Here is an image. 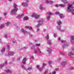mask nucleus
I'll list each match as a JSON object with an SVG mask.
<instances>
[{
  "label": "nucleus",
  "instance_id": "obj_1",
  "mask_svg": "<svg viewBox=\"0 0 74 74\" xmlns=\"http://www.w3.org/2000/svg\"><path fill=\"white\" fill-rule=\"evenodd\" d=\"M13 6H14V8L15 9H14L12 10L11 13L12 14L15 13V12H16L18 10V9L17 8H16V5L14 4V5H13Z\"/></svg>",
  "mask_w": 74,
  "mask_h": 74
},
{
  "label": "nucleus",
  "instance_id": "obj_2",
  "mask_svg": "<svg viewBox=\"0 0 74 74\" xmlns=\"http://www.w3.org/2000/svg\"><path fill=\"white\" fill-rule=\"evenodd\" d=\"M40 16L39 15H37L36 14H34L32 15V17H34L35 19H38L40 17Z\"/></svg>",
  "mask_w": 74,
  "mask_h": 74
},
{
  "label": "nucleus",
  "instance_id": "obj_3",
  "mask_svg": "<svg viewBox=\"0 0 74 74\" xmlns=\"http://www.w3.org/2000/svg\"><path fill=\"white\" fill-rule=\"evenodd\" d=\"M72 5H69V6L68 7L67 9V11H72V10H71L70 8H72Z\"/></svg>",
  "mask_w": 74,
  "mask_h": 74
},
{
  "label": "nucleus",
  "instance_id": "obj_4",
  "mask_svg": "<svg viewBox=\"0 0 74 74\" xmlns=\"http://www.w3.org/2000/svg\"><path fill=\"white\" fill-rule=\"evenodd\" d=\"M22 31L24 34H27L29 33V32H27L24 29H22Z\"/></svg>",
  "mask_w": 74,
  "mask_h": 74
},
{
  "label": "nucleus",
  "instance_id": "obj_5",
  "mask_svg": "<svg viewBox=\"0 0 74 74\" xmlns=\"http://www.w3.org/2000/svg\"><path fill=\"white\" fill-rule=\"evenodd\" d=\"M56 7H58V6H61V7H63L64 6V5H58L57 4L56 5Z\"/></svg>",
  "mask_w": 74,
  "mask_h": 74
},
{
  "label": "nucleus",
  "instance_id": "obj_6",
  "mask_svg": "<svg viewBox=\"0 0 74 74\" xmlns=\"http://www.w3.org/2000/svg\"><path fill=\"white\" fill-rule=\"evenodd\" d=\"M26 58H25L23 59V61H22V63H23V64H25V62H26Z\"/></svg>",
  "mask_w": 74,
  "mask_h": 74
},
{
  "label": "nucleus",
  "instance_id": "obj_7",
  "mask_svg": "<svg viewBox=\"0 0 74 74\" xmlns=\"http://www.w3.org/2000/svg\"><path fill=\"white\" fill-rule=\"evenodd\" d=\"M46 3H49L50 4H52V3H53V2L52 1H46Z\"/></svg>",
  "mask_w": 74,
  "mask_h": 74
},
{
  "label": "nucleus",
  "instance_id": "obj_8",
  "mask_svg": "<svg viewBox=\"0 0 74 74\" xmlns=\"http://www.w3.org/2000/svg\"><path fill=\"white\" fill-rule=\"evenodd\" d=\"M22 4H23V5H24V6H26L28 5L27 3H22Z\"/></svg>",
  "mask_w": 74,
  "mask_h": 74
},
{
  "label": "nucleus",
  "instance_id": "obj_9",
  "mask_svg": "<svg viewBox=\"0 0 74 74\" xmlns=\"http://www.w3.org/2000/svg\"><path fill=\"white\" fill-rule=\"evenodd\" d=\"M47 52L51 53V50L50 49H48L47 50Z\"/></svg>",
  "mask_w": 74,
  "mask_h": 74
},
{
  "label": "nucleus",
  "instance_id": "obj_10",
  "mask_svg": "<svg viewBox=\"0 0 74 74\" xmlns=\"http://www.w3.org/2000/svg\"><path fill=\"white\" fill-rule=\"evenodd\" d=\"M73 52L71 51L69 54V55L70 56L73 55Z\"/></svg>",
  "mask_w": 74,
  "mask_h": 74
},
{
  "label": "nucleus",
  "instance_id": "obj_11",
  "mask_svg": "<svg viewBox=\"0 0 74 74\" xmlns=\"http://www.w3.org/2000/svg\"><path fill=\"white\" fill-rule=\"evenodd\" d=\"M5 72L7 73H11L12 72L11 71H10V70H6Z\"/></svg>",
  "mask_w": 74,
  "mask_h": 74
},
{
  "label": "nucleus",
  "instance_id": "obj_12",
  "mask_svg": "<svg viewBox=\"0 0 74 74\" xmlns=\"http://www.w3.org/2000/svg\"><path fill=\"white\" fill-rule=\"evenodd\" d=\"M29 19V18L27 17H25L24 18V20H27Z\"/></svg>",
  "mask_w": 74,
  "mask_h": 74
},
{
  "label": "nucleus",
  "instance_id": "obj_13",
  "mask_svg": "<svg viewBox=\"0 0 74 74\" xmlns=\"http://www.w3.org/2000/svg\"><path fill=\"white\" fill-rule=\"evenodd\" d=\"M59 16H60V17L61 18H63L64 17L63 16V14H60Z\"/></svg>",
  "mask_w": 74,
  "mask_h": 74
},
{
  "label": "nucleus",
  "instance_id": "obj_14",
  "mask_svg": "<svg viewBox=\"0 0 74 74\" xmlns=\"http://www.w3.org/2000/svg\"><path fill=\"white\" fill-rule=\"evenodd\" d=\"M57 24H58V25H60L62 24V23L60 21H58L57 22Z\"/></svg>",
  "mask_w": 74,
  "mask_h": 74
},
{
  "label": "nucleus",
  "instance_id": "obj_15",
  "mask_svg": "<svg viewBox=\"0 0 74 74\" xmlns=\"http://www.w3.org/2000/svg\"><path fill=\"white\" fill-rule=\"evenodd\" d=\"M5 51V48H3V49L1 50V52H3L4 51Z\"/></svg>",
  "mask_w": 74,
  "mask_h": 74
},
{
  "label": "nucleus",
  "instance_id": "obj_16",
  "mask_svg": "<svg viewBox=\"0 0 74 74\" xmlns=\"http://www.w3.org/2000/svg\"><path fill=\"white\" fill-rule=\"evenodd\" d=\"M11 24V23L9 22H8L7 23H5V25H10Z\"/></svg>",
  "mask_w": 74,
  "mask_h": 74
},
{
  "label": "nucleus",
  "instance_id": "obj_17",
  "mask_svg": "<svg viewBox=\"0 0 74 74\" xmlns=\"http://www.w3.org/2000/svg\"><path fill=\"white\" fill-rule=\"evenodd\" d=\"M71 40H74V37L73 36H72L71 37Z\"/></svg>",
  "mask_w": 74,
  "mask_h": 74
},
{
  "label": "nucleus",
  "instance_id": "obj_18",
  "mask_svg": "<svg viewBox=\"0 0 74 74\" xmlns=\"http://www.w3.org/2000/svg\"><path fill=\"white\" fill-rule=\"evenodd\" d=\"M49 64H51L52 63H53V62H52V61H49L48 62Z\"/></svg>",
  "mask_w": 74,
  "mask_h": 74
},
{
  "label": "nucleus",
  "instance_id": "obj_19",
  "mask_svg": "<svg viewBox=\"0 0 74 74\" xmlns=\"http://www.w3.org/2000/svg\"><path fill=\"white\" fill-rule=\"evenodd\" d=\"M22 15H18V18H20L22 17Z\"/></svg>",
  "mask_w": 74,
  "mask_h": 74
},
{
  "label": "nucleus",
  "instance_id": "obj_20",
  "mask_svg": "<svg viewBox=\"0 0 74 74\" xmlns=\"http://www.w3.org/2000/svg\"><path fill=\"white\" fill-rule=\"evenodd\" d=\"M50 16H49V14H48V17H47V19L49 20L50 18Z\"/></svg>",
  "mask_w": 74,
  "mask_h": 74
},
{
  "label": "nucleus",
  "instance_id": "obj_21",
  "mask_svg": "<svg viewBox=\"0 0 74 74\" xmlns=\"http://www.w3.org/2000/svg\"><path fill=\"white\" fill-rule=\"evenodd\" d=\"M46 38L47 39H49V35H48L46 37Z\"/></svg>",
  "mask_w": 74,
  "mask_h": 74
},
{
  "label": "nucleus",
  "instance_id": "obj_22",
  "mask_svg": "<svg viewBox=\"0 0 74 74\" xmlns=\"http://www.w3.org/2000/svg\"><path fill=\"white\" fill-rule=\"evenodd\" d=\"M46 66V64L45 63L43 64V67H44L45 66Z\"/></svg>",
  "mask_w": 74,
  "mask_h": 74
},
{
  "label": "nucleus",
  "instance_id": "obj_23",
  "mask_svg": "<svg viewBox=\"0 0 74 74\" xmlns=\"http://www.w3.org/2000/svg\"><path fill=\"white\" fill-rule=\"evenodd\" d=\"M3 26H4V25H1V26L0 27V28L1 29L3 27Z\"/></svg>",
  "mask_w": 74,
  "mask_h": 74
},
{
  "label": "nucleus",
  "instance_id": "obj_24",
  "mask_svg": "<svg viewBox=\"0 0 74 74\" xmlns=\"http://www.w3.org/2000/svg\"><path fill=\"white\" fill-rule=\"evenodd\" d=\"M40 45V44H37L36 45L37 46H39Z\"/></svg>",
  "mask_w": 74,
  "mask_h": 74
},
{
  "label": "nucleus",
  "instance_id": "obj_25",
  "mask_svg": "<svg viewBox=\"0 0 74 74\" xmlns=\"http://www.w3.org/2000/svg\"><path fill=\"white\" fill-rule=\"evenodd\" d=\"M40 9H41V10H42L44 9V8L41 6L40 7Z\"/></svg>",
  "mask_w": 74,
  "mask_h": 74
},
{
  "label": "nucleus",
  "instance_id": "obj_26",
  "mask_svg": "<svg viewBox=\"0 0 74 74\" xmlns=\"http://www.w3.org/2000/svg\"><path fill=\"white\" fill-rule=\"evenodd\" d=\"M32 67H29V68H28L29 70H32Z\"/></svg>",
  "mask_w": 74,
  "mask_h": 74
},
{
  "label": "nucleus",
  "instance_id": "obj_27",
  "mask_svg": "<svg viewBox=\"0 0 74 74\" xmlns=\"http://www.w3.org/2000/svg\"><path fill=\"white\" fill-rule=\"evenodd\" d=\"M25 28H26V29H28V28H29V27L28 26H26L25 27Z\"/></svg>",
  "mask_w": 74,
  "mask_h": 74
},
{
  "label": "nucleus",
  "instance_id": "obj_28",
  "mask_svg": "<svg viewBox=\"0 0 74 74\" xmlns=\"http://www.w3.org/2000/svg\"><path fill=\"white\" fill-rule=\"evenodd\" d=\"M38 52L39 53H41V51L40 49H38Z\"/></svg>",
  "mask_w": 74,
  "mask_h": 74
},
{
  "label": "nucleus",
  "instance_id": "obj_29",
  "mask_svg": "<svg viewBox=\"0 0 74 74\" xmlns=\"http://www.w3.org/2000/svg\"><path fill=\"white\" fill-rule=\"evenodd\" d=\"M61 42L63 43V42H65V41L62 40H61Z\"/></svg>",
  "mask_w": 74,
  "mask_h": 74
},
{
  "label": "nucleus",
  "instance_id": "obj_30",
  "mask_svg": "<svg viewBox=\"0 0 74 74\" xmlns=\"http://www.w3.org/2000/svg\"><path fill=\"white\" fill-rule=\"evenodd\" d=\"M37 68L38 69H39L40 66L39 65H37L36 66Z\"/></svg>",
  "mask_w": 74,
  "mask_h": 74
},
{
  "label": "nucleus",
  "instance_id": "obj_31",
  "mask_svg": "<svg viewBox=\"0 0 74 74\" xmlns=\"http://www.w3.org/2000/svg\"><path fill=\"white\" fill-rule=\"evenodd\" d=\"M56 14H59V12H56Z\"/></svg>",
  "mask_w": 74,
  "mask_h": 74
},
{
  "label": "nucleus",
  "instance_id": "obj_32",
  "mask_svg": "<svg viewBox=\"0 0 74 74\" xmlns=\"http://www.w3.org/2000/svg\"><path fill=\"white\" fill-rule=\"evenodd\" d=\"M49 14L51 15H53V13H52L51 12H49Z\"/></svg>",
  "mask_w": 74,
  "mask_h": 74
},
{
  "label": "nucleus",
  "instance_id": "obj_33",
  "mask_svg": "<svg viewBox=\"0 0 74 74\" xmlns=\"http://www.w3.org/2000/svg\"><path fill=\"white\" fill-rule=\"evenodd\" d=\"M60 28H61V26H60L58 28V30H60Z\"/></svg>",
  "mask_w": 74,
  "mask_h": 74
},
{
  "label": "nucleus",
  "instance_id": "obj_34",
  "mask_svg": "<svg viewBox=\"0 0 74 74\" xmlns=\"http://www.w3.org/2000/svg\"><path fill=\"white\" fill-rule=\"evenodd\" d=\"M20 58H22V57H20L18 58V60H20Z\"/></svg>",
  "mask_w": 74,
  "mask_h": 74
},
{
  "label": "nucleus",
  "instance_id": "obj_35",
  "mask_svg": "<svg viewBox=\"0 0 74 74\" xmlns=\"http://www.w3.org/2000/svg\"><path fill=\"white\" fill-rule=\"evenodd\" d=\"M56 72H53L52 74H56Z\"/></svg>",
  "mask_w": 74,
  "mask_h": 74
},
{
  "label": "nucleus",
  "instance_id": "obj_36",
  "mask_svg": "<svg viewBox=\"0 0 74 74\" xmlns=\"http://www.w3.org/2000/svg\"><path fill=\"white\" fill-rule=\"evenodd\" d=\"M53 36H54L55 38H56V35L54 34Z\"/></svg>",
  "mask_w": 74,
  "mask_h": 74
},
{
  "label": "nucleus",
  "instance_id": "obj_37",
  "mask_svg": "<svg viewBox=\"0 0 74 74\" xmlns=\"http://www.w3.org/2000/svg\"><path fill=\"white\" fill-rule=\"evenodd\" d=\"M7 63V61H5V62L4 63L3 65H4V64H6Z\"/></svg>",
  "mask_w": 74,
  "mask_h": 74
},
{
  "label": "nucleus",
  "instance_id": "obj_38",
  "mask_svg": "<svg viewBox=\"0 0 74 74\" xmlns=\"http://www.w3.org/2000/svg\"><path fill=\"white\" fill-rule=\"evenodd\" d=\"M39 25H40V24H39L38 25H37L36 26V27L38 28V26H39Z\"/></svg>",
  "mask_w": 74,
  "mask_h": 74
},
{
  "label": "nucleus",
  "instance_id": "obj_39",
  "mask_svg": "<svg viewBox=\"0 0 74 74\" xmlns=\"http://www.w3.org/2000/svg\"><path fill=\"white\" fill-rule=\"evenodd\" d=\"M65 46L66 47H68V45L67 44H66V45H65Z\"/></svg>",
  "mask_w": 74,
  "mask_h": 74
},
{
  "label": "nucleus",
  "instance_id": "obj_40",
  "mask_svg": "<svg viewBox=\"0 0 74 74\" xmlns=\"http://www.w3.org/2000/svg\"><path fill=\"white\" fill-rule=\"evenodd\" d=\"M8 49L9 50L10 49H9V48H10V46L8 45Z\"/></svg>",
  "mask_w": 74,
  "mask_h": 74
},
{
  "label": "nucleus",
  "instance_id": "obj_41",
  "mask_svg": "<svg viewBox=\"0 0 74 74\" xmlns=\"http://www.w3.org/2000/svg\"><path fill=\"white\" fill-rule=\"evenodd\" d=\"M48 72L47 71H45V73L44 74H46V73Z\"/></svg>",
  "mask_w": 74,
  "mask_h": 74
},
{
  "label": "nucleus",
  "instance_id": "obj_42",
  "mask_svg": "<svg viewBox=\"0 0 74 74\" xmlns=\"http://www.w3.org/2000/svg\"><path fill=\"white\" fill-rule=\"evenodd\" d=\"M37 52V51L36 50L35 51V53H36Z\"/></svg>",
  "mask_w": 74,
  "mask_h": 74
},
{
  "label": "nucleus",
  "instance_id": "obj_43",
  "mask_svg": "<svg viewBox=\"0 0 74 74\" xmlns=\"http://www.w3.org/2000/svg\"><path fill=\"white\" fill-rule=\"evenodd\" d=\"M39 70L41 71L42 70V68H39Z\"/></svg>",
  "mask_w": 74,
  "mask_h": 74
},
{
  "label": "nucleus",
  "instance_id": "obj_44",
  "mask_svg": "<svg viewBox=\"0 0 74 74\" xmlns=\"http://www.w3.org/2000/svg\"><path fill=\"white\" fill-rule=\"evenodd\" d=\"M3 65H1V66H0V67H1V68L2 67H3Z\"/></svg>",
  "mask_w": 74,
  "mask_h": 74
},
{
  "label": "nucleus",
  "instance_id": "obj_45",
  "mask_svg": "<svg viewBox=\"0 0 74 74\" xmlns=\"http://www.w3.org/2000/svg\"><path fill=\"white\" fill-rule=\"evenodd\" d=\"M29 29H32V27H29Z\"/></svg>",
  "mask_w": 74,
  "mask_h": 74
},
{
  "label": "nucleus",
  "instance_id": "obj_46",
  "mask_svg": "<svg viewBox=\"0 0 74 74\" xmlns=\"http://www.w3.org/2000/svg\"><path fill=\"white\" fill-rule=\"evenodd\" d=\"M23 69H25V66H23Z\"/></svg>",
  "mask_w": 74,
  "mask_h": 74
},
{
  "label": "nucleus",
  "instance_id": "obj_47",
  "mask_svg": "<svg viewBox=\"0 0 74 74\" xmlns=\"http://www.w3.org/2000/svg\"><path fill=\"white\" fill-rule=\"evenodd\" d=\"M63 64H65L64 65V66L66 64V62H64Z\"/></svg>",
  "mask_w": 74,
  "mask_h": 74
},
{
  "label": "nucleus",
  "instance_id": "obj_48",
  "mask_svg": "<svg viewBox=\"0 0 74 74\" xmlns=\"http://www.w3.org/2000/svg\"><path fill=\"white\" fill-rule=\"evenodd\" d=\"M58 69L57 68H56V71H58Z\"/></svg>",
  "mask_w": 74,
  "mask_h": 74
},
{
  "label": "nucleus",
  "instance_id": "obj_49",
  "mask_svg": "<svg viewBox=\"0 0 74 74\" xmlns=\"http://www.w3.org/2000/svg\"><path fill=\"white\" fill-rule=\"evenodd\" d=\"M7 15V13L6 12H5V13L4 14V15Z\"/></svg>",
  "mask_w": 74,
  "mask_h": 74
},
{
  "label": "nucleus",
  "instance_id": "obj_50",
  "mask_svg": "<svg viewBox=\"0 0 74 74\" xmlns=\"http://www.w3.org/2000/svg\"><path fill=\"white\" fill-rule=\"evenodd\" d=\"M4 37H5V38H6V37H7V35H5L4 36Z\"/></svg>",
  "mask_w": 74,
  "mask_h": 74
},
{
  "label": "nucleus",
  "instance_id": "obj_51",
  "mask_svg": "<svg viewBox=\"0 0 74 74\" xmlns=\"http://www.w3.org/2000/svg\"><path fill=\"white\" fill-rule=\"evenodd\" d=\"M58 40H60V38H58Z\"/></svg>",
  "mask_w": 74,
  "mask_h": 74
},
{
  "label": "nucleus",
  "instance_id": "obj_52",
  "mask_svg": "<svg viewBox=\"0 0 74 74\" xmlns=\"http://www.w3.org/2000/svg\"><path fill=\"white\" fill-rule=\"evenodd\" d=\"M9 1H11L12 0H8Z\"/></svg>",
  "mask_w": 74,
  "mask_h": 74
},
{
  "label": "nucleus",
  "instance_id": "obj_53",
  "mask_svg": "<svg viewBox=\"0 0 74 74\" xmlns=\"http://www.w3.org/2000/svg\"><path fill=\"white\" fill-rule=\"evenodd\" d=\"M61 54H62V55H64V54L63 53H61Z\"/></svg>",
  "mask_w": 74,
  "mask_h": 74
},
{
  "label": "nucleus",
  "instance_id": "obj_54",
  "mask_svg": "<svg viewBox=\"0 0 74 74\" xmlns=\"http://www.w3.org/2000/svg\"><path fill=\"white\" fill-rule=\"evenodd\" d=\"M37 31H39V29H37Z\"/></svg>",
  "mask_w": 74,
  "mask_h": 74
},
{
  "label": "nucleus",
  "instance_id": "obj_55",
  "mask_svg": "<svg viewBox=\"0 0 74 74\" xmlns=\"http://www.w3.org/2000/svg\"><path fill=\"white\" fill-rule=\"evenodd\" d=\"M35 47V46H33V48H34Z\"/></svg>",
  "mask_w": 74,
  "mask_h": 74
},
{
  "label": "nucleus",
  "instance_id": "obj_56",
  "mask_svg": "<svg viewBox=\"0 0 74 74\" xmlns=\"http://www.w3.org/2000/svg\"><path fill=\"white\" fill-rule=\"evenodd\" d=\"M41 22V21H38V22H39V23H40Z\"/></svg>",
  "mask_w": 74,
  "mask_h": 74
},
{
  "label": "nucleus",
  "instance_id": "obj_57",
  "mask_svg": "<svg viewBox=\"0 0 74 74\" xmlns=\"http://www.w3.org/2000/svg\"><path fill=\"white\" fill-rule=\"evenodd\" d=\"M32 59L33 58V56H32Z\"/></svg>",
  "mask_w": 74,
  "mask_h": 74
},
{
  "label": "nucleus",
  "instance_id": "obj_58",
  "mask_svg": "<svg viewBox=\"0 0 74 74\" xmlns=\"http://www.w3.org/2000/svg\"><path fill=\"white\" fill-rule=\"evenodd\" d=\"M26 1H27V2H28V0H26Z\"/></svg>",
  "mask_w": 74,
  "mask_h": 74
},
{
  "label": "nucleus",
  "instance_id": "obj_59",
  "mask_svg": "<svg viewBox=\"0 0 74 74\" xmlns=\"http://www.w3.org/2000/svg\"><path fill=\"white\" fill-rule=\"evenodd\" d=\"M72 14H73V15H74V13L73 12V13H72Z\"/></svg>",
  "mask_w": 74,
  "mask_h": 74
},
{
  "label": "nucleus",
  "instance_id": "obj_60",
  "mask_svg": "<svg viewBox=\"0 0 74 74\" xmlns=\"http://www.w3.org/2000/svg\"><path fill=\"white\" fill-rule=\"evenodd\" d=\"M73 53H74V51H73Z\"/></svg>",
  "mask_w": 74,
  "mask_h": 74
},
{
  "label": "nucleus",
  "instance_id": "obj_61",
  "mask_svg": "<svg viewBox=\"0 0 74 74\" xmlns=\"http://www.w3.org/2000/svg\"><path fill=\"white\" fill-rule=\"evenodd\" d=\"M1 20V17H0V20Z\"/></svg>",
  "mask_w": 74,
  "mask_h": 74
},
{
  "label": "nucleus",
  "instance_id": "obj_62",
  "mask_svg": "<svg viewBox=\"0 0 74 74\" xmlns=\"http://www.w3.org/2000/svg\"><path fill=\"white\" fill-rule=\"evenodd\" d=\"M9 54L11 56H12V55H11V54Z\"/></svg>",
  "mask_w": 74,
  "mask_h": 74
},
{
  "label": "nucleus",
  "instance_id": "obj_63",
  "mask_svg": "<svg viewBox=\"0 0 74 74\" xmlns=\"http://www.w3.org/2000/svg\"><path fill=\"white\" fill-rule=\"evenodd\" d=\"M62 48L64 49V47H62Z\"/></svg>",
  "mask_w": 74,
  "mask_h": 74
},
{
  "label": "nucleus",
  "instance_id": "obj_64",
  "mask_svg": "<svg viewBox=\"0 0 74 74\" xmlns=\"http://www.w3.org/2000/svg\"><path fill=\"white\" fill-rule=\"evenodd\" d=\"M49 74H51V73H50Z\"/></svg>",
  "mask_w": 74,
  "mask_h": 74
}]
</instances>
